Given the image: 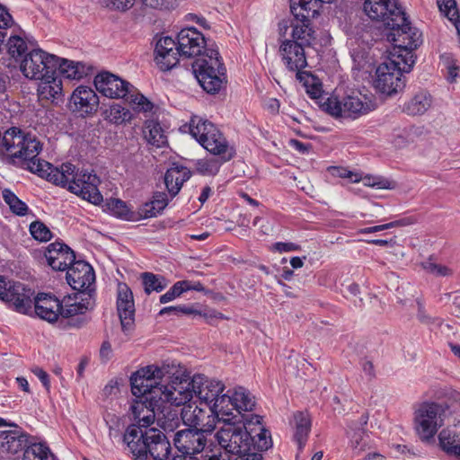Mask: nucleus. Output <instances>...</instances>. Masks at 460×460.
Returning <instances> with one entry per match:
<instances>
[{"mask_svg": "<svg viewBox=\"0 0 460 460\" xmlns=\"http://www.w3.org/2000/svg\"><path fill=\"white\" fill-rule=\"evenodd\" d=\"M146 128L145 137L149 144L161 147L167 143V137L158 121H148Z\"/></svg>", "mask_w": 460, "mask_h": 460, "instance_id": "obj_42", "label": "nucleus"}, {"mask_svg": "<svg viewBox=\"0 0 460 460\" xmlns=\"http://www.w3.org/2000/svg\"><path fill=\"white\" fill-rule=\"evenodd\" d=\"M108 208L118 217L125 220L133 219V212L130 211L126 202L119 199H111L107 202Z\"/></svg>", "mask_w": 460, "mask_h": 460, "instance_id": "obj_48", "label": "nucleus"}, {"mask_svg": "<svg viewBox=\"0 0 460 460\" xmlns=\"http://www.w3.org/2000/svg\"><path fill=\"white\" fill-rule=\"evenodd\" d=\"M364 11L370 19L383 22L385 27L390 22L403 21L404 11L397 0H365Z\"/></svg>", "mask_w": 460, "mask_h": 460, "instance_id": "obj_16", "label": "nucleus"}, {"mask_svg": "<svg viewBox=\"0 0 460 460\" xmlns=\"http://www.w3.org/2000/svg\"><path fill=\"white\" fill-rule=\"evenodd\" d=\"M117 311L122 331L127 333L132 330L135 323V304L133 293L125 283L118 284Z\"/></svg>", "mask_w": 460, "mask_h": 460, "instance_id": "obj_20", "label": "nucleus"}, {"mask_svg": "<svg viewBox=\"0 0 460 460\" xmlns=\"http://www.w3.org/2000/svg\"><path fill=\"white\" fill-rule=\"evenodd\" d=\"M296 77L299 82L303 83V85L310 97L318 100L317 102L319 105L322 98L328 97L327 95H322V83L310 72L304 71L303 73H296Z\"/></svg>", "mask_w": 460, "mask_h": 460, "instance_id": "obj_40", "label": "nucleus"}, {"mask_svg": "<svg viewBox=\"0 0 460 460\" xmlns=\"http://www.w3.org/2000/svg\"><path fill=\"white\" fill-rule=\"evenodd\" d=\"M96 90L111 99H125L133 110L140 112L151 111L154 104L128 81L110 73L102 72L94 77Z\"/></svg>", "mask_w": 460, "mask_h": 460, "instance_id": "obj_4", "label": "nucleus"}, {"mask_svg": "<svg viewBox=\"0 0 460 460\" xmlns=\"http://www.w3.org/2000/svg\"><path fill=\"white\" fill-rule=\"evenodd\" d=\"M104 420L109 428V437L111 439L118 438L120 436V420L118 416L111 413H107L104 416Z\"/></svg>", "mask_w": 460, "mask_h": 460, "instance_id": "obj_53", "label": "nucleus"}, {"mask_svg": "<svg viewBox=\"0 0 460 460\" xmlns=\"http://www.w3.org/2000/svg\"><path fill=\"white\" fill-rule=\"evenodd\" d=\"M143 4L154 9L170 8L173 5V0H141Z\"/></svg>", "mask_w": 460, "mask_h": 460, "instance_id": "obj_60", "label": "nucleus"}, {"mask_svg": "<svg viewBox=\"0 0 460 460\" xmlns=\"http://www.w3.org/2000/svg\"><path fill=\"white\" fill-rule=\"evenodd\" d=\"M234 418H224V426L217 432L216 438L226 452L239 456L252 452L253 429H249L250 422Z\"/></svg>", "mask_w": 460, "mask_h": 460, "instance_id": "obj_6", "label": "nucleus"}, {"mask_svg": "<svg viewBox=\"0 0 460 460\" xmlns=\"http://www.w3.org/2000/svg\"><path fill=\"white\" fill-rule=\"evenodd\" d=\"M292 426L294 429V439L297 443L298 449L302 450L307 441L312 427V420L308 412H295Z\"/></svg>", "mask_w": 460, "mask_h": 460, "instance_id": "obj_31", "label": "nucleus"}, {"mask_svg": "<svg viewBox=\"0 0 460 460\" xmlns=\"http://www.w3.org/2000/svg\"><path fill=\"white\" fill-rule=\"evenodd\" d=\"M167 385L171 386L173 389L177 390H189L191 391V395L195 394L194 391H192V378L189 376H173L172 379Z\"/></svg>", "mask_w": 460, "mask_h": 460, "instance_id": "obj_54", "label": "nucleus"}, {"mask_svg": "<svg viewBox=\"0 0 460 460\" xmlns=\"http://www.w3.org/2000/svg\"><path fill=\"white\" fill-rule=\"evenodd\" d=\"M7 52L8 54L17 59L18 58L22 57L27 50V43L26 41L20 36L14 35L11 36L6 43Z\"/></svg>", "mask_w": 460, "mask_h": 460, "instance_id": "obj_47", "label": "nucleus"}, {"mask_svg": "<svg viewBox=\"0 0 460 460\" xmlns=\"http://www.w3.org/2000/svg\"><path fill=\"white\" fill-rule=\"evenodd\" d=\"M57 63V75L59 74L68 79L80 80L87 76L92 69L90 66L83 62L61 59L58 57Z\"/></svg>", "mask_w": 460, "mask_h": 460, "instance_id": "obj_32", "label": "nucleus"}, {"mask_svg": "<svg viewBox=\"0 0 460 460\" xmlns=\"http://www.w3.org/2000/svg\"><path fill=\"white\" fill-rule=\"evenodd\" d=\"M60 309L59 324L64 328H80L85 323L84 314L93 306V297L90 293L77 292L65 296Z\"/></svg>", "mask_w": 460, "mask_h": 460, "instance_id": "obj_12", "label": "nucleus"}, {"mask_svg": "<svg viewBox=\"0 0 460 460\" xmlns=\"http://www.w3.org/2000/svg\"><path fill=\"white\" fill-rule=\"evenodd\" d=\"M312 4H306L305 6H290L291 13H293L296 20H305V22H311L312 18L318 15L317 8L319 7V0L311 1Z\"/></svg>", "mask_w": 460, "mask_h": 460, "instance_id": "obj_45", "label": "nucleus"}, {"mask_svg": "<svg viewBox=\"0 0 460 460\" xmlns=\"http://www.w3.org/2000/svg\"><path fill=\"white\" fill-rule=\"evenodd\" d=\"M299 245L294 243L278 242L274 243V249L279 252H288L299 250Z\"/></svg>", "mask_w": 460, "mask_h": 460, "instance_id": "obj_61", "label": "nucleus"}, {"mask_svg": "<svg viewBox=\"0 0 460 460\" xmlns=\"http://www.w3.org/2000/svg\"><path fill=\"white\" fill-rule=\"evenodd\" d=\"M168 198L165 192H155L153 199L149 202L143 204L139 209L138 214L142 218L155 217L167 207Z\"/></svg>", "mask_w": 460, "mask_h": 460, "instance_id": "obj_36", "label": "nucleus"}, {"mask_svg": "<svg viewBox=\"0 0 460 460\" xmlns=\"http://www.w3.org/2000/svg\"><path fill=\"white\" fill-rule=\"evenodd\" d=\"M30 233L40 242H48L52 237L49 228L40 221H34L30 225Z\"/></svg>", "mask_w": 460, "mask_h": 460, "instance_id": "obj_50", "label": "nucleus"}, {"mask_svg": "<svg viewBox=\"0 0 460 460\" xmlns=\"http://www.w3.org/2000/svg\"><path fill=\"white\" fill-rule=\"evenodd\" d=\"M66 280L70 287L79 292L92 294L94 290L95 274L93 267L84 261H75L67 269Z\"/></svg>", "mask_w": 460, "mask_h": 460, "instance_id": "obj_19", "label": "nucleus"}, {"mask_svg": "<svg viewBox=\"0 0 460 460\" xmlns=\"http://www.w3.org/2000/svg\"><path fill=\"white\" fill-rule=\"evenodd\" d=\"M195 314H199L200 316H202L205 319L206 323L210 325L217 324V320L226 319V317L223 314L215 310H209L204 313L196 311Z\"/></svg>", "mask_w": 460, "mask_h": 460, "instance_id": "obj_59", "label": "nucleus"}, {"mask_svg": "<svg viewBox=\"0 0 460 460\" xmlns=\"http://www.w3.org/2000/svg\"><path fill=\"white\" fill-rule=\"evenodd\" d=\"M320 108L335 118L357 119L375 110V103L360 93H351L341 101L334 96L322 98Z\"/></svg>", "mask_w": 460, "mask_h": 460, "instance_id": "obj_9", "label": "nucleus"}, {"mask_svg": "<svg viewBox=\"0 0 460 460\" xmlns=\"http://www.w3.org/2000/svg\"><path fill=\"white\" fill-rule=\"evenodd\" d=\"M54 457L45 442H36L29 438L23 448L22 460H52Z\"/></svg>", "mask_w": 460, "mask_h": 460, "instance_id": "obj_38", "label": "nucleus"}, {"mask_svg": "<svg viewBox=\"0 0 460 460\" xmlns=\"http://www.w3.org/2000/svg\"><path fill=\"white\" fill-rule=\"evenodd\" d=\"M438 9L450 22H455L460 17L456 0H437Z\"/></svg>", "mask_w": 460, "mask_h": 460, "instance_id": "obj_51", "label": "nucleus"}, {"mask_svg": "<svg viewBox=\"0 0 460 460\" xmlns=\"http://www.w3.org/2000/svg\"><path fill=\"white\" fill-rule=\"evenodd\" d=\"M191 176L190 171L182 165L173 164L164 175V183L168 192L174 197L180 191L182 184Z\"/></svg>", "mask_w": 460, "mask_h": 460, "instance_id": "obj_30", "label": "nucleus"}, {"mask_svg": "<svg viewBox=\"0 0 460 460\" xmlns=\"http://www.w3.org/2000/svg\"><path fill=\"white\" fill-rule=\"evenodd\" d=\"M155 53V60L163 71H168L174 67L181 57L176 40L168 36L162 37L157 40Z\"/></svg>", "mask_w": 460, "mask_h": 460, "instance_id": "obj_23", "label": "nucleus"}, {"mask_svg": "<svg viewBox=\"0 0 460 460\" xmlns=\"http://www.w3.org/2000/svg\"><path fill=\"white\" fill-rule=\"evenodd\" d=\"M432 104V97L427 92H420L415 94L403 106V111L411 116L425 113Z\"/></svg>", "mask_w": 460, "mask_h": 460, "instance_id": "obj_39", "label": "nucleus"}, {"mask_svg": "<svg viewBox=\"0 0 460 460\" xmlns=\"http://www.w3.org/2000/svg\"><path fill=\"white\" fill-rule=\"evenodd\" d=\"M421 265L425 270L437 276H447L451 274V270L447 267L436 264L429 261L422 262Z\"/></svg>", "mask_w": 460, "mask_h": 460, "instance_id": "obj_57", "label": "nucleus"}, {"mask_svg": "<svg viewBox=\"0 0 460 460\" xmlns=\"http://www.w3.org/2000/svg\"><path fill=\"white\" fill-rule=\"evenodd\" d=\"M438 440L441 448L447 454L455 456L460 460V438L458 436L443 429L438 435Z\"/></svg>", "mask_w": 460, "mask_h": 460, "instance_id": "obj_41", "label": "nucleus"}, {"mask_svg": "<svg viewBox=\"0 0 460 460\" xmlns=\"http://www.w3.org/2000/svg\"><path fill=\"white\" fill-rule=\"evenodd\" d=\"M13 428L8 430H0V455H15L23 450L31 436L14 423H10Z\"/></svg>", "mask_w": 460, "mask_h": 460, "instance_id": "obj_25", "label": "nucleus"}, {"mask_svg": "<svg viewBox=\"0 0 460 460\" xmlns=\"http://www.w3.org/2000/svg\"><path fill=\"white\" fill-rule=\"evenodd\" d=\"M13 23V18L8 11L0 4V28H6Z\"/></svg>", "mask_w": 460, "mask_h": 460, "instance_id": "obj_63", "label": "nucleus"}, {"mask_svg": "<svg viewBox=\"0 0 460 460\" xmlns=\"http://www.w3.org/2000/svg\"><path fill=\"white\" fill-rule=\"evenodd\" d=\"M145 292L150 294L152 291L161 292L166 288L165 279L151 272H144L141 275Z\"/></svg>", "mask_w": 460, "mask_h": 460, "instance_id": "obj_46", "label": "nucleus"}, {"mask_svg": "<svg viewBox=\"0 0 460 460\" xmlns=\"http://www.w3.org/2000/svg\"><path fill=\"white\" fill-rule=\"evenodd\" d=\"M137 397H141V400L135 401L130 406V411L137 427L143 429H151L155 420H156L158 414L164 411L163 406L160 404L161 398L158 400L153 398V394L150 389L143 394H133Z\"/></svg>", "mask_w": 460, "mask_h": 460, "instance_id": "obj_15", "label": "nucleus"}, {"mask_svg": "<svg viewBox=\"0 0 460 460\" xmlns=\"http://www.w3.org/2000/svg\"><path fill=\"white\" fill-rule=\"evenodd\" d=\"M446 408L435 402H422L414 407V429L421 441L431 440L444 425Z\"/></svg>", "mask_w": 460, "mask_h": 460, "instance_id": "obj_10", "label": "nucleus"}, {"mask_svg": "<svg viewBox=\"0 0 460 460\" xmlns=\"http://www.w3.org/2000/svg\"><path fill=\"white\" fill-rule=\"evenodd\" d=\"M135 1L136 0H96V3L111 10L125 12L134 5Z\"/></svg>", "mask_w": 460, "mask_h": 460, "instance_id": "obj_52", "label": "nucleus"}, {"mask_svg": "<svg viewBox=\"0 0 460 460\" xmlns=\"http://www.w3.org/2000/svg\"><path fill=\"white\" fill-rule=\"evenodd\" d=\"M401 56L391 54L388 60L380 64L376 68L375 87L380 93L393 95L404 88L405 82L402 73H409L411 69L404 67L409 65V62L400 58Z\"/></svg>", "mask_w": 460, "mask_h": 460, "instance_id": "obj_11", "label": "nucleus"}, {"mask_svg": "<svg viewBox=\"0 0 460 460\" xmlns=\"http://www.w3.org/2000/svg\"><path fill=\"white\" fill-rule=\"evenodd\" d=\"M234 408L238 415L237 420H242L241 416L251 419L252 414H242V411H252L255 406L254 397L243 387H238L233 393Z\"/></svg>", "mask_w": 460, "mask_h": 460, "instance_id": "obj_37", "label": "nucleus"}, {"mask_svg": "<svg viewBox=\"0 0 460 460\" xmlns=\"http://www.w3.org/2000/svg\"><path fill=\"white\" fill-rule=\"evenodd\" d=\"M2 196L4 202L9 206L10 210L19 216L23 217L27 215L29 208L25 202L21 200L11 190L4 189L2 191Z\"/></svg>", "mask_w": 460, "mask_h": 460, "instance_id": "obj_44", "label": "nucleus"}, {"mask_svg": "<svg viewBox=\"0 0 460 460\" xmlns=\"http://www.w3.org/2000/svg\"><path fill=\"white\" fill-rule=\"evenodd\" d=\"M181 282L183 284L182 288L184 292L189 290L203 291L205 289L204 286L199 281L181 280Z\"/></svg>", "mask_w": 460, "mask_h": 460, "instance_id": "obj_64", "label": "nucleus"}, {"mask_svg": "<svg viewBox=\"0 0 460 460\" xmlns=\"http://www.w3.org/2000/svg\"><path fill=\"white\" fill-rule=\"evenodd\" d=\"M233 393L227 391L226 394H220L217 399L210 404L212 411L217 415L218 420L224 422V418H234L237 420L238 415L233 413L234 408Z\"/></svg>", "mask_w": 460, "mask_h": 460, "instance_id": "obj_35", "label": "nucleus"}, {"mask_svg": "<svg viewBox=\"0 0 460 460\" xmlns=\"http://www.w3.org/2000/svg\"><path fill=\"white\" fill-rule=\"evenodd\" d=\"M99 106V97L96 93L88 86H78L71 95L70 107L73 111L82 114L95 112Z\"/></svg>", "mask_w": 460, "mask_h": 460, "instance_id": "obj_27", "label": "nucleus"}, {"mask_svg": "<svg viewBox=\"0 0 460 460\" xmlns=\"http://www.w3.org/2000/svg\"><path fill=\"white\" fill-rule=\"evenodd\" d=\"M58 57L40 49H32L21 61L22 75L31 80H39L57 74Z\"/></svg>", "mask_w": 460, "mask_h": 460, "instance_id": "obj_13", "label": "nucleus"}, {"mask_svg": "<svg viewBox=\"0 0 460 460\" xmlns=\"http://www.w3.org/2000/svg\"><path fill=\"white\" fill-rule=\"evenodd\" d=\"M111 115L112 116V119L115 123L124 122L128 120L130 118L128 110L119 105L111 107Z\"/></svg>", "mask_w": 460, "mask_h": 460, "instance_id": "obj_58", "label": "nucleus"}, {"mask_svg": "<svg viewBox=\"0 0 460 460\" xmlns=\"http://www.w3.org/2000/svg\"><path fill=\"white\" fill-rule=\"evenodd\" d=\"M34 291L21 282L6 281L0 275V300L21 314H29L32 310Z\"/></svg>", "mask_w": 460, "mask_h": 460, "instance_id": "obj_14", "label": "nucleus"}, {"mask_svg": "<svg viewBox=\"0 0 460 460\" xmlns=\"http://www.w3.org/2000/svg\"><path fill=\"white\" fill-rule=\"evenodd\" d=\"M164 370L155 366H147L130 376V385L132 394H143L148 389L152 391L153 398L157 400L161 398L160 404L164 406L175 405L181 406L189 402L192 399L191 391L177 390L163 384Z\"/></svg>", "mask_w": 460, "mask_h": 460, "instance_id": "obj_2", "label": "nucleus"}, {"mask_svg": "<svg viewBox=\"0 0 460 460\" xmlns=\"http://www.w3.org/2000/svg\"><path fill=\"white\" fill-rule=\"evenodd\" d=\"M245 420L250 422L249 429H253V432H252V452L266 451L271 447L270 432L261 425L262 418L260 415H252L251 419H245Z\"/></svg>", "mask_w": 460, "mask_h": 460, "instance_id": "obj_29", "label": "nucleus"}, {"mask_svg": "<svg viewBox=\"0 0 460 460\" xmlns=\"http://www.w3.org/2000/svg\"><path fill=\"white\" fill-rule=\"evenodd\" d=\"M190 132L192 137L209 153L220 156L223 162L230 161L235 155L234 147L220 130L208 119L197 116L190 121Z\"/></svg>", "mask_w": 460, "mask_h": 460, "instance_id": "obj_7", "label": "nucleus"}, {"mask_svg": "<svg viewBox=\"0 0 460 460\" xmlns=\"http://www.w3.org/2000/svg\"><path fill=\"white\" fill-rule=\"evenodd\" d=\"M34 311L36 314L49 323H54L60 316L62 303L56 296L48 294H39L33 299Z\"/></svg>", "mask_w": 460, "mask_h": 460, "instance_id": "obj_28", "label": "nucleus"}, {"mask_svg": "<svg viewBox=\"0 0 460 460\" xmlns=\"http://www.w3.org/2000/svg\"><path fill=\"white\" fill-rule=\"evenodd\" d=\"M183 423L195 430H200L203 434L212 432L219 421L210 407L208 410L199 406H184L181 411Z\"/></svg>", "mask_w": 460, "mask_h": 460, "instance_id": "obj_18", "label": "nucleus"}, {"mask_svg": "<svg viewBox=\"0 0 460 460\" xmlns=\"http://www.w3.org/2000/svg\"><path fill=\"white\" fill-rule=\"evenodd\" d=\"M32 372L41 381L44 387L47 390H49L50 382H49V376L48 375V373L40 367L33 368Z\"/></svg>", "mask_w": 460, "mask_h": 460, "instance_id": "obj_62", "label": "nucleus"}, {"mask_svg": "<svg viewBox=\"0 0 460 460\" xmlns=\"http://www.w3.org/2000/svg\"><path fill=\"white\" fill-rule=\"evenodd\" d=\"M125 442L135 460H167L171 445L166 436L157 429H143L137 425H129L124 435Z\"/></svg>", "mask_w": 460, "mask_h": 460, "instance_id": "obj_3", "label": "nucleus"}, {"mask_svg": "<svg viewBox=\"0 0 460 460\" xmlns=\"http://www.w3.org/2000/svg\"><path fill=\"white\" fill-rule=\"evenodd\" d=\"M223 160L219 162L217 159H202L197 162V171L202 175H216L222 164Z\"/></svg>", "mask_w": 460, "mask_h": 460, "instance_id": "obj_49", "label": "nucleus"}, {"mask_svg": "<svg viewBox=\"0 0 460 460\" xmlns=\"http://www.w3.org/2000/svg\"><path fill=\"white\" fill-rule=\"evenodd\" d=\"M191 66L199 84L208 93L215 94L226 88V68L217 49H208L193 61Z\"/></svg>", "mask_w": 460, "mask_h": 460, "instance_id": "obj_5", "label": "nucleus"}, {"mask_svg": "<svg viewBox=\"0 0 460 460\" xmlns=\"http://www.w3.org/2000/svg\"><path fill=\"white\" fill-rule=\"evenodd\" d=\"M225 388L226 386L221 381L208 379L204 375L198 374L192 376V391L208 407H210V404L217 399Z\"/></svg>", "mask_w": 460, "mask_h": 460, "instance_id": "obj_24", "label": "nucleus"}, {"mask_svg": "<svg viewBox=\"0 0 460 460\" xmlns=\"http://www.w3.org/2000/svg\"><path fill=\"white\" fill-rule=\"evenodd\" d=\"M174 446L182 455L193 456L203 451L206 446V437L200 430L191 428L179 430L174 434Z\"/></svg>", "mask_w": 460, "mask_h": 460, "instance_id": "obj_21", "label": "nucleus"}, {"mask_svg": "<svg viewBox=\"0 0 460 460\" xmlns=\"http://www.w3.org/2000/svg\"><path fill=\"white\" fill-rule=\"evenodd\" d=\"M38 95L41 100L55 102L59 99L62 93V83L57 74L49 75V77L40 79Z\"/></svg>", "mask_w": 460, "mask_h": 460, "instance_id": "obj_33", "label": "nucleus"}, {"mask_svg": "<svg viewBox=\"0 0 460 460\" xmlns=\"http://www.w3.org/2000/svg\"><path fill=\"white\" fill-rule=\"evenodd\" d=\"M157 424L165 431L172 432L180 424L178 412L172 411L170 406H164V410L158 414Z\"/></svg>", "mask_w": 460, "mask_h": 460, "instance_id": "obj_43", "label": "nucleus"}, {"mask_svg": "<svg viewBox=\"0 0 460 460\" xmlns=\"http://www.w3.org/2000/svg\"><path fill=\"white\" fill-rule=\"evenodd\" d=\"M292 32L290 40H296V42L309 47L315 40L314 31L311 26V22H305V20H296L291 22Z\"/></svg>", "mask_w": 460, "mask_h": 460, "instance_id": "obj_34", "label": "nucleus"}, {"mask_svg": "<svg viewBox=\"0 0 460 460\" xmlns=\"http://www.w3.org/2000/svg\"><path fill=\"white\" fill-rule=\"evenodd\" d=\"M181 281L176 282L166 293L160 296V303L166 304L179 297L184 293Z\"/></svg>", "mask_w": 460, "mask_h": 460, "instance_id": "obj_55", "label": "nucleus"}, {"mask_svg": "<svg viewBox=\"0 0 460 460\" xmlns=\"http://www.w3.org/2000/svg\"><path fill=\"white\" fill-rule=\"evenodd\" d=\"M305 46H303L296 40H284L279 46V54L289 71L303 73V68L307 66V60L305 53Z\"/></svg>", "mask_w": 460, "mask_h": 460, "instance_id": "obj_22", "label": "nucleus"}, {"mask_svg": "<svg viewBox=\"0 0 460 460\" xmlns=\"http://www.w3.org/2000/svg\"><path fill=\"white\" fill-rule=\"evenodd\" d=\"M176 41L182 58H200L208 49L204 35L196 28L187 27L177 34Z\"/></svg>", "mask_w": 460, "mask_h": 460, "instance_id": "obj_17", "label": "nucleus"}, {"mask_svg": "<svg viewBox=\"0 0 460 460\" xmlns=\"http://www.w3.org/2000/svg\"><path fill=\"white\" fill-rule=\"evenodd\" d=\"M386 28L390 30L387 40L394 44L392 54L402 55L400 58L409 62V65L404 67L412 69L416 58L413 50L422 43L421 32L416 27L411 26L405 13L403 21L390 22Z\"/></svg>", "mask_w": 460, "mask_h": 460, "instance_id": "obj_8", "label": "nucleus"}, {"mask_svg": "<svg viewBox=\"0 0 460 460\" xmlns=\"http://www.w3.org/2000/svg\"><path fill=\"white\" fill-rule=\"evenodd\" d=\"M45 257L48 264L54 270H67L75 262V254L74 251L63 243L55 242L47 247Z\"/></svg>", "mask_w": 460, "mask_h": 460, "instance_id": "obj_26", "label": "nucleus"}, {"mask_svg": "<svg viewBox=\"0 0 460 460\" xmlns=\"http://www.w3.org/2000/svg\"><path fill=\"white\" fill-rule=\"evenodd\" d=\"M27 170L56 185L66 187L72 193L93 204L102 201V196L97 188L100 180L96 174L78 172L75 166L70 163L63 164L58 168L45 160L34 158L28 164Z\"/></svg>", "mask_w": 460, "mask_h": 460, "instance_id": "obj_1", "label": "nucleus"}, {"mask_svg": "<svg viewBox=\"0 0 460 460\" xmlns=\"http://www.w3.org/2000/svg\"><path fill=\"white\" fill-rule=\"evenodd\" d=\"M196 313L191 307L186 306L184 305H177V306H166L160 310L159 315L164 314H173V315H181V314H192Z\"/></svg>", "mask_w": 460, "mask_h": 460, "instance_id": "obj_56", "label": "nucleus"}]
</instances>
